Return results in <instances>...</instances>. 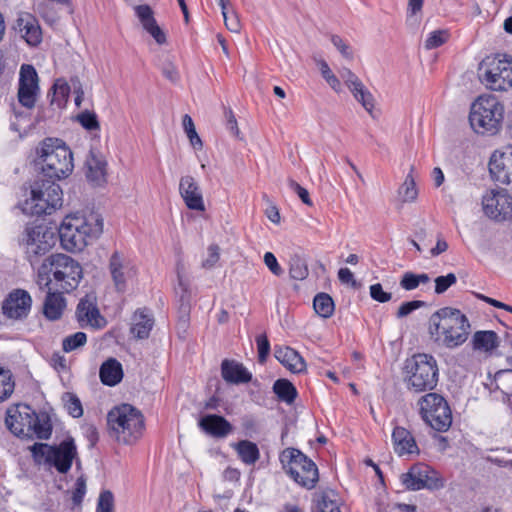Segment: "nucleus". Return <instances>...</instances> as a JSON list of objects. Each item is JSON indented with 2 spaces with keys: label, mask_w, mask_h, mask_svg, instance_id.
<instances>
[{
  "label": "nucleus",
  "mask_w": 512,
  "mask_h": 512,
  "mask_svg": "<svg viewBox=\"0 0 512 512\" xmlns=\"http://www.w3.org/2000/svg\"><path fill=\"white\" fill-rule=\"evenodd\" d=\"M39 93V77L35 67L31 64H22L19 71L18 102L21 106L32 109L36 105Z\"/></svg>",
  "instance_id": "16"
},
{
  "label": "nucleus",
  "mask_w": 512,
  "mask_h": 512,
  "mask_svg": "<svg viewBox=\"0 0 512 512\" xmlns=\"http://www.w3.org/2000/svg\"><path fill=\"white\" fill-rule=\"evenodd\" d=\"M36 154L48 180L56 182L67 178L73 172V153L59 138H45L37 147Z\"/></svg>",
  "instance_id": "6"
},
{
  "label": "nucleus",
  "mask_w": 512,
  "mask_h": 512,
  "mask_svg": "<svg viewBox=\"0 0 512 512\" xmlns=\"http://www.w3.org/2000/svg\"><path fill=\"white\" fill-rule=\"evenodd\" d=\"M22 37L30 46H37L42 41V29L37 18L31 13H22L17 19Z\"/></svg>",
  "instance_id": "28"
},
{
  "label": "nucleus",
  "mask_w": 512,
  "mask_h": 512,
  "mask_svg": "<svg viewBox=\"0 0 512 512\" xmlns=\"http://www.w3.org/2000/svg\"><path fill=\"white\" fill-rule=\"evenodd\" d=\"M428 330L436 345L456 349L468 340L471 325L467 316L460 310L444 307L431 315Z\"/></svg>",
  "instance_id": "3"
},
{
  "label": "nucleus",
  "mask_w": 512,
  "mask_h": 512,
  "mask_svg": "<svg viewBox=\"0 0 512 512\" xmlns=\"http://www.w3.org/2000/svg\"><path fill=\"white\" fill-rule=\"evenodd\" d=\"M27 260L33 264L39 257L50 251L53 242V234L43 225L28 224L21 238Z\"/></svg>",
  "instance_id": "14"
},
{
  "label": "nucleus",
  "mask_w": 512,
  "mask_h": 512,
  "mask_svg": "<svg viewBox=\"0 0 512 512\" xmlns=\"http://www.w3.org/2000/svg\"><path fill=\"white\" fill-rule=\"evenodd\" d=\"M447 249H448V243L443 238L439 237L437 239V243H436L435 247H433L430 252H431V255L435 257V256H438V255L446 252Z\"/></svg>",
  "instance_id": "60"
},
{
  "label": "nucleus",
  "mask_w": 512,
  "mask_h": 512,
  "mask_svg": "<svg viewBox=\"0 0 512 512\" xmlns=\"http://www.w3.org/2000/svg\"><path fill=\"white\" fill-rule=\"evenodd\" d=\"M87 179L95 185H102L106 182V162L92 157L87 161Z\"/></svg>",
  "instance_id": "35"
},
{
  "label": "nucleus",
  "mask_w": 512,
  "mask_h": 512,
  "mask_svg": "<svg viewBox=\"0 0 512 512\" xmlns=\"http://www.w3.org/2000/svg\"><path fill=\"white\" fill-rule=\"evenodd\" d=\"M331 41L344 57L352 59L353 56L352 52L350 51V47L344 42V40L340 36L333 35L331 37Z\"/></svg>",
  "instance_id": "57"
},
{
  "label": "nucleus",
  "mask_w": 512,
  "mask_h": 512,
  "mask_svg": "<svg viewBox=\"0 0 512 512\" xmlns=\"http://www.w3.org/2000/svg\"><path fill=\"white\" fill-rule=\"evenodd\" d=\"M134 11L144 30L149 33L159 45L166 43V35L157 24L152 8L147 4H142L137 5Z\"/></svg>",
  "instance_id": "25"
},
{
  "label": "nucleus",
  "mask_w": 512,
  "mask_h": 512,
  "mask_svg": "<svg viewBox=\"0 0 512 512\" xmlns=\"http://www.w3.org/2000/svg\"><path fill=\"white\" fill-rule=\"evenodd\" d=\"M103 226V218L97 212L68 214L59 227L61 245L69 252L83 251L101 236Z\"/></svg>",
  "instance_id": "1"
},
{
  "label": "nucleus",
  "mask_w": 512,
  "mask_h": 512,
  "mask_svg": "<svg viewBox=\"0 0 512 512\" xmlns=\"http://www.w3.org/2000/svg\"><path fill=\"white\" fill-rule=\"evenodd\" d=\"M340 76L352 92L354 98L362 104L365 110L372 114L374 109V98L370 91L364 86L362 81L350 69L344 68Z\"/></svg>",
  "instance_id": "21"
},
{
  "label": "nucleus",
  "mask_w": 512,
  "mask_h": 512,
  "mask_svg": "<svg viewBox=\"0 0 512 512\" xmlns=\"http://www.w3.org/2000/svg\"><path fill=\"white\" fill-rule=\"evenodd\" d=\"M87 343V335L84 332H76L74 334L68 335L62 341V350L65 353H70Z\"/></svg>",
  "instance_id": "41"
},
{
  "label": "nucleus",
  "mask_w": 512,
  "mask_h": 512,
  "mask_svg": "<svg viewBox=\"0 0 512 512\" xmlns=\"http://www.w3.org/2000/svg\"><path fill=\"white\" fill-rule=\"evenodd\" d=\"M422 304H423V302L419 301V300L404 302L398 308L396 315L398 318H403V317L409 315L410 313H412L414 310L420 308L422 306Z\"/></svg>",
  "instance_id": "53"
},
{
  "label": "nucleus",
  "mask_w": 512,
  "mask_h": 512,
  "mask_svg": "<svg viewBox=\"0 0 512 512\" xmlns=\"http://www.w3.org/2000/svg\"><path fill=\"white\" fill-rule=\"evenodd\" d=\"M63 204V192L59 184L51 180L36 181L25 199L22 210L31 216L51 215Z\"/></svg>",
  "instance_id": "9"
},
{
  "label": "nucleus",
  "mask_w": 512,
  "mask_h": 512,
  "mask_svg": "<svg viewBox=\"0 0 512 512\" xmlns=\"http://www.w3.org/2000/svg\"><path fill=\"white\" fill-rule=\"evenodd\" d=\"M86 494V480L83 476L76 479L74 489L72 490V501L75 506H80Z\"/></svg>",
  "instance_id": "47"
},
{
  "label": "nucleus",
  "mask_w": 512,
  "mask_h": 512,
  "mask_svg": "<svg viewBox=\"0 0 512 512\" xmlns=\"http://www.w3.org/2000/svg\"><path fill=\"white\" fill-rule=\"evenodd\" d=\"M224 115L226 118V127L227 129L236 137H239L240 130L238 128V123L236 120V117L234 115V112L231 108H226L224 111Z\"/></svg>",
  "instance_id": "54"
},
{
  "label": "nucleus",
  "mask_w": 512,
  "mask_h": 512,
  "mask_svg": "<svg viewBox=\"0 0 512 512\" xmlns=\"http://www.w3.org/2000/svg\"><path fill=\"white\" fill-rule=\"evenodd\" d=\"M83 278V268L66 254H51L38 268L37 283L41 288L53 287L62 293L76 290Z\"/></svg>",
  "instance_id": "2"
},
{
  "label": "nucleus",
  "mask_w": 512,
  "mask_h": 512,
  "mask_svg": "<svg viewBox=\"0 0 512 512\" xmlns=\"http://www.w3.org/2000/svg\"><path fill=\"white\" fill-rule=\"evenodd\" d=\"M313 307L315 312L323 318L331 317L335 309L334 301L327 293L317 294L313 300Z\"/></svg>",
  "instance_id": "38"
},
{
  "label": "nucleus",
  "mask_w": 512,
  "mask_h": 512,
  "mask_svg": "<svg viewBox=\"0 0 512 512\" xmlns=\"http://www.w3.org/2000/svg\"><path fill=\"white\" fill-rule=\"evenodd\" d=\"M505 106L493 94L479 95L471 104L469 123L472 130L483 136H494L503 127Z\"/></svg>",
  "instance_id": "5"
},
{
  "label": "nucleus",
  "mask_w": 512,
  "mask_h": 512,
  "mask_svg": "<svg viewBox=\"0 0 512 512\" xmlns=\"http://www.w3.org/2000/svg\"><path fill=\"white\" fill-rule=\"evenodd\" d=\"M290 187L297 193V195L299 196V198L302 200L303 203H305L306 205H309V206L312 205V201L310 199L309 192L307 191L306 188L302 187L296 181H291Z\"/></svg>",
  "instance_id": "58"
},
{
  "label": "nucleus",
  "mask_w": 512,
  "mask_h": 512,
  "mask_svg": "<svg viewBox=\"0 0 512 512\" xmlns=\"http://www.w3.org/2000/svg\"><path fill=\"white\" fill-rule=\"evenodd\" d=\"M183 128L187 134L190 144L194 148L201 149L203 146L202 140L196 132L192 118L188 114L183 116Z\"/></svg>",
  "instance_id": "43"
},
{
  "label": "nucleus",
  "mask_w": 512,
  "mask_h": 512,
  "mask_svg": "<svg viewBox=\"0 0 512 512\" xmlns=\"http://www.w3.org/2000/svg\"><path fill=\"white\" fill-rule=\"evenodd\" d=\"M483 211L486 216L503 221L512 216V196L505 189H492L482 197Z\"/></svg>",
  "instance_id": "17"
},
{
  "label": "nucleus",
  "mask_w": 512,
  "mask_h": 512,
  "mask_svg": "<svg viewBox=\"0 0 512 512\" xmlns=\"http://www.w3.org/2000/svg\"><path fill=\"white\" fill-rule=\"evenodd\" d=\"M403 382L412 393H429L439 382V367L434 356L416 353L407 358L402 368Z\"/></svg>",
  "instance_id": "4"
},
{
  "label": "nucleus",
  "mask_w": 512,
  "mask_h": 512,
  "mask_svg": "<svg viewBox=\"0 0 512 512\" xmlns=\"http://www.w3.org/2000/svg\"><path fill=\"white\" fill-rule=\"evenodd\" d=\"M221 10L226 28L231 32L238 33L241 29V24L237 14L233 10H229L228 5H225V9Z\"/></svg>",
  "instance_id": "46"
},
{
  "label": "nucleus",
  "mask_w": 512,
  "mask_h": 512,
  "mask_svg": "<svg viewBox=\"0 0 512 512\" xmlns=\"http://www.w3.org/2000/svg\"><path fill=\"white\" fill-rule=\"evenodd\" d=\"M392 444L395 453L399 456L419 454V448L412 433L401 426L394 427L392 431Z\"/></svg>",
  "instance_id": "27"
},
{
  "label": "nucleus",
  "mask_w": 512,
  "mask_h": 512,
  "mask_svg": "<svg viewBox=\"0 0 512 512\" xmlns=\"http://www.w3.org/2000/svg\"><path fill=\"white\" fill-rule=\"evenodd\" d=\"M449 38L450 33L448 30H435L428 35V37L425 40L424 46L427 50L435 49L448 42Z\"/></svg>",
  "instance_id": "42"
},
{
  "label": "nucleus",
  "mask_w": 512,
  "mask_h": 512,
  "mask_svg": "<svg viewBox=\"0 0 512 512\" xmlns=\"http://www.w3.org/2000/svg\"><path fill=\"white\" fill-rule=\"evenodd\" d=\"M338 278L342 283L348 284L354 282V275L349 268H340Z\"/></svg>",
  "instance_id": "62"
},
{
  "label": "nucleus",
  "mask_w": 512,
  "mask_h": 512,
  "mask_svg": "<svg viewBox=\"0 0 512 512\" xmlns=\"http://www.w3.org/2000/svg\"><path fill=\"white\" fill-rule=\"evenodd\" d=\"M266 215L271 222H273V223L280 222V213L276 206H271L269 209H267Z\"/></svg>",
  "instance_id": "64"
},
{
  "label": "nucleus",
  "mask_w": 512,
  "mask_h": 512,
  "mask_svg": "<svg viewBox=\"0 0 512 512\" xmlns=\"http://www.w3.org/2000/svg\"><path fill=\"white\" fill-rule=\"evenodd\" d=\"M424 0H408L407 11L410 15L421 12Z\"/></svg>",
  "instance_id": "61"
},
{
  "label": "nucleus",
  "mask_w": 512,
  "mask_h": 512,
  "mask_svg": "<svg viewBox=\"0 0 512 512\" xmlns=\"http://www.w3.org/2000/svg\"><path fill=\"white\" fill-rule=\"evenodd\" d=\"M15 388L12 373L0 366V402L11 396Z\"/></svg>",
  "instance_id": "40"
},
{
  "label": "nucleus",
  "mask_w": 512,
  "mask_h": 512,
  "mask_svg": "<svg viewBox=\"0 0 512 512\" xmlns=\"http://www.w3.org/2000/svg\"><path fill=\"white\" fill-rule=\"evenodd\" d=\"M31 306L30 294L26 290L15 289L3 301L2 311L7 318L19 320L28 316Z\"/></svg>",
  "instance_id": "20"
},
{
  "label": "nucleus",
  "mask_w": 512,
  "mask_h": 512,
  "mask_svg": "<svg viewBox=\"0 0 512 512\" xmlns=\"http://www.w3.org/2000/svg\"><path fill=\"white\" fill-rule=\"evenodd\" d=\"M400 285L407 291L416 289L419 286L416 274L412 272L405 273L400 281Z\"/></svg>",
  "instance_id": "56"
},
{
  "label": "nucleus",
  "mask_w": 512,
  "mask_h": 512,
  "mask_svg": "<svg viewBox=\"0 0 512 512\" xmlns=\"http://www.w3.org/2000/svg\"><path fill=\"white\" fill-rule=\"evenodd\" d=\"M30 451L36 461L40 462L44 459L46 464L54 467L60 474L68 473L77 457V447L71 437L57 445L34 443Z\"/></svg>",
  "instance_id": "12"
},
{
  "label": "nucleus",
  "mask_w": 512,
  "mask_h": 512,
  "mask_svg": "<svg viewBox=\"0 0 512 512\" xmlns=\"http://www.w3.org/2000/svg\"><path fill=\"white\" fill-rule=\"evenodd\" d=\"M419 415L426 425L437 432H446L452 425V410L439 393L429 392L417 401Z\"/></svg>",
  "instance_id": "13"
},
{
  "label": "nucleus",
  "mask_w": 512,
  "mask_h": 512,
  "mask_svg": "<svg viewBox=\"0 0 512 512\" xmlns=\"http://www.w3.org/2000/svg\"><path fill=\"white\" fill-rule=\"evenodd\" d=\"M153 326V315L147 308H139L132 316L130 333L137 339H147Z\"/></svg>",
  "instance_id": "31"
},
{
  "label": "nucleus",
  "mask_w": 512,
  "mask_h": 512,
  "mask_svg": "<svg viewBox=\"0 0 512 512\" xmlns=\"http://www.w3.org/2000/svg\"><path fill=\"white\" fill-rule=\"evenodd\" d=\"M370 296L373 300L385 303L391 300V293L385 292L380 283H376L370 286Z\"/></svg>",
  "instance_id": "51"
},
{
  "label": "nucleus",
  "mask_w": 512,
  "mask_h": 512,
  "mask_svg": "<svg viewBox=\"0 0 512 512\" xmlns=\"http://www.w3.org/2000/svg\"><path fill=\"white\" fill-rule=\"evenodd\" d=\"M46 289L47 294L43 303V314L48 320H59L67 305L64 293L55 290L51 286Z\"/></svg>",
  "instance_id": "30"
},
{
  "label": "nucleus",
  "mask_w": 512,
  "mask_h": 512,
  "mask_svg": "<svg viewBox=\"0 0 512 512\" xmlns=\"http://www.w3.org/2000/svg\"><path fill=\"white\" fill-rule=\"evenodd\" d=\"M75 318L81 328L90 327L95 330L103 329L107 325L97 305L96 296L86 294L82 297L75 310Z\"/></svg>",
  "instance_id": "18"
},
{
  "label": "nucleus",
  "mask_w": 512,
  "mask_h": 512,
  "mask_svg": "<svg viewBox=\"0 0 512 512\" xmlns=\"http://www.w3.org/2000/svg\"><path fill=\"white\" fill-rule=\"evenodd\" d=\"M78 122L88 131L100 130V123L96 113L85 110L77 116Z\"/></svg>",
  "instance_id": "44"
},
{
  "label": "nucleus",
  "mask_w": 512,
  "mask_h": 512,
  "mask_svg": "<svg viewBox=\"0 0 512 512\" xmlns=\"http://www.w3.org/2000/svg\"><path fill=\"white\" fill-rule=\"evenodd\" d=\"M221 376L230 384H246L252 380V373L240 362L224 359L221 363Z\"/></svg>",
  "instance_id": "26"
},
{
  "label": "nucleus",
  "mask_w": 512,
  "mask_h": 512,
  "mask_svg": "<svg viewBox=\"0 0 512 512\" xmlns=\"http://www.w3.org/2000/svg\"><path fill=\"white\" fill-rule=\"evenodd\" d=\"M488 168L496 182L512 189V146L495 150L489 159Z\"/></svg>",
  "instance_id": "19"
},
{
  "label": "nucleus",
  "mask_w": 512,
  "mask_h": 512,
  "mask_svg": "<svg viewBox=\"0 0 512 512\" xmlns=\"http://www.w3.org/2000/svg\"><path fill=\"white\" fill-rule=\"evenodd\" d=\"M264 263L275 276L283 274V269L272 252H266L264 254Z\"/></svg>",
  "instance_id": "52"
},
{
  "label": "nucleus",
  "mask_w": 512,
  "mask_h": 512,
  "mask_svg": "<svg viewBox=\"0 0 512 512\" xmlns=\"http://www.w3.org/2000/svg\"><path fill=\"white\" fill-rule=\"evenodd\" d=\"M289 274L292 279L304 280L308 276V268L303 262L297 260L291 264Z\"/></svg>",
  "instance_id": "50"
},
{
  "label": "nucleus",
  "mask_w": 512,
  "mask_h": 512,
  "mask_svg": "<svg viewBox=\"0 0 512 512\" xmlns=\"http://www.w3.org/2000/svg\"><path fill=\"white\" fill-rule=\"evenodd\" d=\"M479 79L491 91H508L512 88V58L494 54L486 56L479 64Z\"/></svg>",
  "instance_id": "11"
},
{
  "label": "nucleus",
  "mask_w": 512,
  "mask_h": 512,
  "mask_svg": "<svg viewBox=\"0 0 512 512\" xmlns=\"http://www.w3.org/2000/svg\"><path fill=\"white\" fill-rule=\"evenodd\" d=\"M179 192L188 209L204 211L205 205L201 189L192 176H183L179 183Z\"/></svg>",
  "instance_id": "22"
},
{
  "label": "nucleus",
  "mask_w": 512,
  "mask_h": 512,
  "mask_svg": "<svg viewBox=\"0 0 512 512\" xmlns=\"http://www.w3.org/2000/svg\"><path fill=\"white\" fill-rule=\"evenodd\" d=\"M279 460L286 474L301 487L310 490L318 483L317 465L299 449L285 448L280 453Z\"/></svg>",
  "instance_id": "10"
},
{
  "label": "nucleus",
  "mask_w": 512,
  "mask_h": 512,
  "mask_svg": "<svg viewBox=\"0 0 512 512\" xmlns=\"http://www.w3.org/2000/svg\"><path fill=\"white\" fill-rule=\"evenodd\" d=\"M208 258L203 261L202 266L206 269L212 268L220 259L219 247L217 245H210L208 248Z\"/></svg>",
  "instance_id": "55"
},
{
  "label": "nucleus",
  "mask_w": 512,
  "mask_h": 512,
  "mask_svg": "<svg viewBox=\"0 0 512 512\" xmlns=\"http://www.w3.org/2000/svg\"><path fill=\"white\" fill-rule=\"evenodd\" d=\"M68 412L74 418L81 417L83 414V408L80 400L76 397H71L67 404Z\"/></svg>",
  "instance_id": "59"
},
{
  "label": "nucleus",
  "mask_w": 512,
  "mask_h": 512,
  "mask_svg": "<svg viewBox=\"0 0 512 512\" xmlns=\"http://www.w3.org/2000/svg\"><path fill=\"white\" fill-rule=\"evenodd\" d=\"M198 427L205 434L216 439L226 438L233 431L232 424L224 416L217 414L202 416L198 421Z\"/></svg>",
  "instance_id": "23"
},
{
  "label": "nucleus",
  "mask_w": 512,
  "mask_h": 512,
  "mask_svg": "<svg viewBox=\"0 0 512 512\" xmlns=\"http://www.w3.org/2000/svg\"><path fill=\"white\" fill-rule=\"evenodd\" d=\"M109 271L118 291L125 290L127 278L135 273L130 261L126 260L118 251H115L110 257Z\"/></svg>",
  "instance_id": "24"
},
{
  "label": "nucleus",
  "mask_w": 512,
  "mask_h": 512,
  "mask_svg": "<svg viewBox=\"0 0 512 512\" xmlns=\"http://www.w3.org/2000/svg\"><path fill=\"white\" fill-rule=\"evenodd\" d=\"M258 360L264 363L270 353V342L265 334L256 337Z\"/></svg>",
  "instance_id": "49"
},
{
  "label": "nucleus",
  "mask_w": 512,
  "mask_h": 512,
  "mask_svg": "<svg viewBox=\"0 0 512 512\" xmlns=\"http://www.w3.org/2000/svg\"><path fill=\"white\" fill-rule=\"evenodd\" d=\"M107 423L118 442L133 444L143 435V414L130 404L114 407L107 415Z\"/></svg>",
  "instance_id": "8"
},
{
  "label": "nucleus",
  "mask_w": 512,
  "mask_h": 512,
  "mask_svg": "<svg viewBox=\"0 0 512 512\" xmlns=\"http://www.w3.org/2000/svg\"><path fill=\"white\" fill-rule=\"evenodd\" d=\"M99 377L102 384L109 387L116 386L124 377L122 364L114 357L108 358L100 366Z\"/></svg>",
  "instance_id": "32"
},
{
  "label": "nucleus",
  "mask_w": 512,
  "mask_h": 512,
  "mask_svg": "<svg viewBox=\"0 0 512 512\" xmlns=\"http://www.w3.org/2000/svg\"><path fill=\"white\" fill-rule=\"evenodd\" d=\"M473 348L476 350L492 351L498 347V336L494 331H477L472 338Z\"/></svg>",
  "instance_id": "34"
},
{
  "label": "nucleus",
  "mask_w": 512,
  "mask_h": 512,
  "mask_svg": "<svg viewBox=\"0 0 512 512\" xmlns=\"http://www.w3.org/2000/svg\"><path fill=\"white\" fill-rule=\"evenodd\" d=\"M314 512H341L337 495L333 491L323 492L316 502Z\"/></svg>",
  "instance_id": "39"
},
{
  "label": "nucleus",
  "mask_w": 512,
  "mask_h": 512,
  "mask_svg": "<svg viewBox=\"0 0 512 512\" xmlns=\"http://www.w3.org/2000/svg\"><path fill=\"white\" fill-rule=\"evenodd\" d=\"M6 425L18 437L48 439L52 434L50 419L39 416L29 405L16 404L8 408Z\"/></svg>",
  "instance_id": "7"
},
{
  "label": "nucleus",
  "mask_w": 512,
  "mask_h": 512,
  "mask_svg": "<svg viewBox=\"0 0 512 512\" xmlns=\"http://www.w3.org/2000/svg\"><path fill=\"white\" fill-rule=\"evenodd\" d=\"M51 361L56 369H66V359L63 355L59 353H54L51 357Z\"/></svg>",
  "instance_id": "63"
},
{
  "label": "nucleus",
  "mask_w": 512,
  "mask_h": 512,
  "mask_svg": "<svg viewBox=\"0 0 512 512\" xmlns=\"http://www.w3.org/2000/svg\"><path fill=\"white\" fill-rule=\"evenodd\" d=\"M413 170V167H411L403 184L398 189V195L403 203L414 202L418 197V189L413 176Z\"/></svg>",
  "instance_id": "37"
},
{
  "label": "nucleus",
  "mask_w": 512,
  "mask_h": 512,
  "mask_svg": "<svg viewBox=\"0 0 512 512\" xmlns=\"http://www.w3.org/2000/svg\"><path fill=\"white\" fill-rule=\"evenodd\" d=\"M273 392L280 401L292 404L297 398L295 386L287 379H278L273 384Z\"/></svg>",
  "instance_id": "36"
},
{
  "label": "nucleus",
  "mask_w": 512,
  "mask_h": 512,
  "mask_svg": "<svg viewBox=\"0 0 512 512\" xmlns=\"http://www.w3.org/2000/svg\"><path fill=\"white\" fill-rule=\"evenodd\" d=\"M275 358L290 372L299 374L306 370L304 358L295 349L289 346H276Z\"/></svg>",
  "instance_id": "29"
},
{
  "label": "nucleus",
  "mask_w": 512,
  "mask_h": 512,
  "mask_svg": "<svg viewBox=\"0 0 512 512\" xmlns=\"http://www.w3.org/2000/svg\"><path fill=\"white\" fill-rule=\"evenodd\" d=\"M96 512H114V496L110 490H103L100 493Z\"/></svg>",
  "instance_id": "45"
},
{
  "label": "nucleus",
  "mask_w": 512,
  "mask_h": 512,
  "mask_svg": "<svg viewBox=\"0 0 512 512\" xmlns=\"http://www.w3.org/2000/svg\"><path fill=\"white\" fill-rule=\"evenodd\" d=\"M400 480L402 485L411 491L438 490L444 486V480L440 474L425 463L412 465L406 473L401 474Z\"/></svg>",
  "instance_id": "15"
},
{
  "label": "nucleus",
  "mask_w": 512,
  "mask_h": 512,
  "mask_svg": "<svg viewBox=\"0 0 512 512\" xmlns=\"http://www.w3.org/2000/svg\"><path fill=\"white\" fill-rule=\"evenodd\" d=\"M456 282L457 278L454 273H448L445 276H439L435 279V292L437 294H442Z\"/></svg>",
  "instance_id": "48"
},
{
  "label": "nucleus",
  "mask_w": 512,
  "mask_h": 512,
  "mask_svg": "<svg viewBox=\"0 0 512 512\" xmlns=\"http://www.w3.org/2000/svg\"><path fill=\"white\" fill-rule=\"evenodd\" d=\"M238 459L247 466H254L260 459V450L256 443L250 440H239L231 444Z\"/></svg>",
  "instance_id": "33"
}]
</instances>
